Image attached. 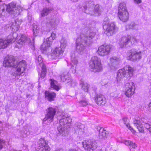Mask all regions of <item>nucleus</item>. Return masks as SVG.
I'll return each instance as SVG.
<instances>
[{"instance_id": "1", "label": "nucleus", "mask_w": 151, "mask_h": 151, "mask_svg": "<svg viewBox=\"0 0 151 151\" xmlns=\"http://www.w3.org/2000/svg\"><path fill=\"white\" fill-rule=\"evenodd\" d=\"M96 35L94 28L86 27L82 30L79 37L76 40V51L81 55L86 51V48L92 43L91 39Z\"/></svg>"}, {"instance_id": "2", "label": "nucleus", "mask_w": 151, "mask_h": 151, "mask_svg": "<svg viewBox=\"0 0 151 151\" xmlns=\"http://www.w3.org/2000/svg\"><path fill=\"white\" fill-rule=\"evenodd\" d=\"M133 71L132 68L128 66L119 69L117 73L116 79L117 81L119 82L122 81L124 77L129 78L132 76Z\"/></svg>"}, {"instance_id": "3", "label": "nucleus", "mask_w": 151, "mask_h": 151, "mask_svg": "<svg viewBox=\"0 0 151 151\" xmlns=\"http://www.w3.org/2000/svg\"><path fill=\"white\" fill-rule=\"evenodd\" d=\"M103 24V28L108 36L112 35L117 29L114 22H109V19L107 17L104 18Z\"/></svg>"}, {"instance_id": "4", "label": "nucleus", "mask_w": 151, "mask_h": 151, "mask_svg": "<svg viewBox=\"0 0 151 151\" xmlns=\"http://www.w3.org/2000/svg\"><path fill=\"white\" fill-rule=\"evenodd\" d=\"M56 35L55 33L52 32L50 36L46 38L45 43H43L40 47V49L43 52L47 54L50 53V51L52 50L50 46L52 45L53 40L55 39Z\"/></svg>"}, {"instance_id": "5", "label": "nucleus", "mask_w": 151, "mask_h": 151, "mask_svg": "<svg viewBox=\"0 0 151 151\" xmlns=\"http://www.w3.org/2000/svg\"><path fill=\"white\" fill-rule=\"evenodd\" d=\"M90 70L94 73L99 72L103 70V67L100 59L96 56L92 58Z\"/></svg>"}, {"instance_id": "6", "label": "nucleus", "mask_w": 151, "mask_h": 151, "mask_svg": "<svg viewBox=\"0 0 151 151\" xmlns=\"http://www.w3.org/2000/svg\"><path fill=\"white\" fill-rule=\"evenodd\" d=\"M118 15L119 19L123 22H126L128 19L129 14L125 3H123L120 4L118 8Z\"/></svg>"}, {"instance_id": "7", "label": "nucleus", "mask_w": 151, "mask_h": 151, "mask_svg": "<svg viewBox=\"0 0 151 151\" xmlns=\"http://www.w3.org/2000/svg\"><path fill=\"white\" fill-rule=\"evenodd\" d=\"M56 113L55 108L50 107L48 108L46 110L45 117L43 119V123L48 125L53 121Z\"/></svg>"}, {"instance_id": "8", "label": "nucleus", "mask_w": 151, "mask_h": 151, "mask_svg": "<svg viewBox=\"0 0 151 151\" xmlns=\"http://www.w3.org/2000/svg\"><path fill=\"white\" fill-rule=\"evenodd\" d=\"M14 68H16V70L13 74L14 76H23L26 70L27 64L24 60H22L19 63L17 62Z\"/></svg>"}, {"instance_id": "9", "label": "nucleus", "mask_w": 151, "mask_h": 151, "mask_svg": "<svg viewBox=\"0 0 151 151\" xmlns=\"http://www.w3.org/2000/svg\"><path fill=\"white\" fill-rule=\"evenodd\" d=\"M82 143L84 149L88 151L95 150L98 146L96 142L93 139L86 140L84 141Z\"/></svg>"}, {"instance_id": "10", "label": "nucleus", "mask_w": 151, "mask_h": 151, "mask_svg": "<svg viewBox=\"0 0 151 151\" xmlns=\"http://www.w3.org/2000/svg\"><path fill=\"white\" fill-rule=\"evenodd\" d=\"M16 3L12 2L7 5L6 10L8 12L13 14H19L22 11L23 8L20 6H16Z\"/></svg>"}, {"instance_id": "11", "label": "nucleus", "mask_w": 151, "mask_h": 151, "mask_svg": "<svg viewBox=\"0 0 151 151\" xmlns=\"http://www.w3.org/2000/svg\"><path fill=\"white\" fill-rule=\"evenodd\" d=\"M129 56V59L132 61L140 59L142 57V51L138 49H132Z\"/></svg>"}, {"instance_id": "12", "label": "nucleus", "mask_w": 151, "mask_h": 151, "mask_svg": "<svg viewBox=\"0 0 151 151\" xmlns=\"http://www.w3.org/2000/svg\"><path fill=\"white\" fill-rule=\"evenodd\" d=\"M109 60L108 66L109 69L113 71L117 69L121 59L119 58L114 57L110 58Z\"/></svg>"}, {"instance_id": "13", "label": "nucleus", "mask_w": 151, "mask_h": 151, "mask_svg": "<svg viewBox=\"0 0 151 151\" xmlns=\"http://www.w3.org/2000/svg\"><path fill=\"white\" fill-rule=\"evenodd\" d=\"M124 94L128 97H131L134 93V86L132 82L126 83L124 86Z\"/></svg>"}, {"instance_id": "14", "label": "nucleus", "mask_w": 151, "mask_h": 151, "mask_svg": "<svg viewBox=\"0 0 151 151\" xmlns=\"http://www.w3.org/2000/svg\"><path fill=\"white\" fill-rule=\"evenodd\" d=\"M111 48V46L110 45H101L99 48L98 53L102 56L107 55L110 52Z\"/></svg>"}, {"instance_id": "15", "label": "nucleus", "mask_w": 151, "mask_h": 151, "mask_svg": "<svg viewBox=\"0 0 151 151\" xmlns=\"http://www.w3.org/2000/svg\"><path fill=\"white\" fill-rule=\"evenodd\" d=\"M17 61L15 60L14 57L10 55L6 57L4 61V65L5 67L15 68Z\"/></svg>"}, {"instance_id": "16", "label": "nucleus", "mask_w": 151, "mask_h": 151, "mask_svg": "<svg viewBox=\"0 0 151 151\" xmlns=\"http://www.w3.org/2000/svg\"><path fill=\"white\" fill-rule=\"evenodd\" d=\"M21 21L16 20L10 22L6 26V29L8 30L12 29L13 31H16L18 30L19 28V25L21 24Z\"/></svg>"}, {"instance_id": "17", "label": "nucleus", "mask_w": 151, "mask_h": 151, "mask_svg": "<svg viewBox=\"0 0 151 151\" xmlns=\"http://www.w3.org/2000/svg\"><path fill=\"white\" fill-rule=\"evenodd\" d=\"M64 51L63 49L61 47H57L53 51L51 54V58L54 59L56 60L60 58Z\"/></svg>"}, {"instance_id": "18", "label": "nucleus", "mask_w": 151, "mask_h": 151, "mask_svg": "<svg viewBox=\"0 0 151 151\" xmlns=\"http://www.w3.org/2000/svg\"><path fill=\"white\" fill-rule=\"evenodd\" d=\"M131 39L135 40V38L132 37L130 36H124L121 37L119 40V43L120 47H124L131 41Z\"/></svg>"}, {"instance_id": "19", "label": "nucleus", "mask_w": 151, "mask_h": 151, "mask_svg": "<svg viewBox=\"0 0 151 151\" xmlns=\"http://www.w3.org/2000/svg\"><path fill=\"white\" fill-rule=\"evenodd\" d=\"M60 117L59 120L60 125L64 126L65 125L68 124V126L72 122L71 118L67 114H62Z\"/></svg>"}, {"instance_id": "20", "label": "nucleus", "mask_w": 151, "mask_h": 151, "mask_svg": "<svg viewBox=\"0 0 151 151\" xmlns=\"http://www.w3.org/2000/svg\"><path fill=\"white\" fill-rule=\"evenodd\" d=\"M30 41V39L25 35H22L20 38L17 41L15 46L18 48H20L25 43H29Z\"/></svg>"}, {"instance_id": "21", "label": "nucleus", "mask_w": 151, "mask_h": 151, "mask_svg": "<svg viewBox=\"0 0 151 151\" xmlns=\"http://www.w3.org/2000/svg\"><path fill=\"white\" fill-rule=\"evenodd\" d=\"M94 99L96 103L99 105H104L106 103L104 96L101 93L96 94Z\"/></svg>"}, {"instance_id": "22", "label": "nucleus", "mask_w": 151, "mask_h": 151, "mask_svg": "<svg viewBox=\"0 0 151 151\" xmlns=\"http://www.w3.org/2000/svg\"><path fill=\"white\" fill-rule=\"evenodd\" d=\"M37 60L39 63L42 66L41 73L40 75L41 77L43 78L46 76V69L45 65L42 63V60L41 55H39L37 58Z\"/></svg>"}, {"instance_id": "23", "label": "nucleus", "mask_w": 151, "mask_h": 151, "mask_svg": "<svg viewBox=\"0 0 151 151\" xmlns=\"http://www.w3.org/2000/svg\"><path fill=\"white\" fill-rule=\"evenodd\" d=\"M78 61L77 58L72 55L71 58V70L73 73H75L76 72V69Z\"/></svg>"}, {"instance_id": "24", "label": "nucleus", "mask_w": 151, "mask_h": 151, "mask_svg": "<svg viewBox=\"0 0 151 151\" xmlns=\"http://www.w3.org/2000/svg\"><path fill=\"white\" fill-rule=\"evenodd\" d=\"M13 39L0 38V49L6 48L9 44L12 42Z\"/></svg>"}, {"instance_id": "25", "label": "nucleus", "mask_w": 151, "mask_h": 151, "mask_svg": "<svg viewBox=\"0 0 151 151\" xmlns=\"http://www.w3.org/2000/svg\"><path fill=\"white\" fill-rule=\"evenodd\" d=\"M98 133V138L99 139H105L107 138L108 135V132L105 130L103 128H101L97 130Z\"/></svg>"}, {"instance_id": "26", "label": "nucleus", "mask_w": 151, "mask_h": 151, "mask_svg": "<svg viewBox=\"0 0 151 151\" xmlns=\"http://www.w3.org/2000/svg\"><path fill=\"white\" fill-rule=\"evenodd\" d=\"M45 97L49 101H54L56 96V94L53 92L45 91Z\"/></svg>"}, {"instance_id": "27", "label": "nucleus", "mask_w": 151, "mask_h": 151, "mask_svg": "<svg viewBox=\"0 0 151 151\" xmlns=\"http://www.w3.org/2000/svg\"><path fill=\"white\" fill-rule=\"evenodd\" d=\"M60 78L62 81L66 82L68 83L72 82L70 76L69 74L67 72H65L60 76Z\"/></svg>"}, {"instance_id": "28", "label": "nucleus", "mask_w": 151, "mask_h": 151, "mask_svg": "<svg viewBox=\"0 0 151 151\" xmlns=\"http://www.w3.org/2000/svg\"><path fill=\"white\" fill-rule=\"evenodd\" d=\"M7 5L3 4L1 1L0 0V17L5 15L6 12Z\"/></svg>"}, {"instance_id": "29", "label": "nucleus", "mask_w": 151, "mask_h": 151, "mask_svg": "<svg viewBox=\"0 0 151 151\" xmlns=\"http://www.w3.org/2000/svg\"><path fill=\"white\" fill-rule=\"evenodd\" d=\"M46 24L47 27L49 28L52 27H54L56 24L55 20L54 19L47 18L46 19Z\"/></svg>"}, {"instance_id": "30", "label": "nucleus", "mask_w": 151, "mask_h": 151, "mask_svg": "<svg viewBox=\"0 0 151 151\" xmlns=\"http://www.w3.org/2000/svg\"><path fill=\"white\" fill-rule=\"evenodd\" d=\"M75 128L77 132L81 134L84 132V129L85 128L84 125L81 124H76Z\"/></svg>"}, {"instance_id": "31", "label": "nucleus", "mask_w": 151, "mask_h": 151, "mask_svg": "<svg viewBox=\"0 0 151 151\" xmlns=\"http://www.w3.org/2000/svg\"><path fill=\"white\" fill-rule=\"evenodd\" d=\"M57 129L59 132L62 135L64 136H66L67 134V131L66 128L65 126L60 125L57 127Z\"/></svg>"}, {"instance_id": "32", "label": "nucleus", "mask_w": 151, "mask_h": 151, "mask_svg": "<svg viewBox=\"0 0 151 151\" xmlns=\"http://www.w3.org/2000/svg\"><path fill=\"white\" fill-rule=\"evenodd\" d=\"M37 146L40 147H42L48 145V141L45 140V138H41L38 140L37 143Z\"/></svg>"}, {"instance_id": "33", "label": "nucleus", "mask_w": 151, "mask_h": 151, "mask_svg": "<svg viewBox=\"0 0 151 151\" xmlns=\"http://www.w3.org/2000/svg\"><path fill=\"white\" fill-rule=\"evenodd\" d=\"M53 10L51 7L44 8L41 12V15L42 17H44L47 15L50 12Z\"/></svg>"}, {"instance_id": "34", "label": "nucleus", "mask_w": 151, "mask_h": 151, "mask_svg": "<svg viewBox=\"0 0 151 151\" xmlns=\"http://www.w3.org/2000/svg\"><path fill=\"white\" fill-rule=\"evenodd\" d=\"M127 30L129 29H137L138 28V26L135 23L132 22L130 24H127L126 26Z\"/></svg>"}, {"instance_id": "35", "label": "nucleus", "mask_w": 151, "mask_h": 151, "mask_svg": "<svg viewBox=\"0 0 151 151\" xmlns=\"http://www.w3.org/2000/svg\"><path fill=\"white\" fill-rule=\"evenodd\" d=\"M122 121L124 124L127 127H128L129 129L133 133L135 132V131L133 129V128L130 126V125L129 123V119L126 117H124L122 118Z\"/></svg>"}, {"instance_id": "36", "label": "nucleus", "mask_w": 151, "mask_h": 151, "mask_svg": "<svg viewBox=\"0 0 151 151\" xmlns=\"http://www.w3.org/2000/svg\"><path fill=\"white\" fill-rule=\"evenodd\" d=\"M50 81V84L51 87L58 91L60 88L58 86V83L57 81L52 79H51Z\"/></svg>"}, {"instance_id": "37", "label": "nucleus", "mask_w": 151, "mask_h": 151, "mask_svg": "<svg viewBox=\"0 0 151 151\" xmlns=\"http://www.w3.org/2000/svg\"><path fill=\"white\" fill-rule=\"evenodd\" d=\"M80 84L82 86V88L85 92H87L89 88L88 85L86 82L81 80Z\"/></svg>"}, {"instance_id": "38", "label": "nucleus", "mask_w": 151, "mask_h": 151, "mask_svg": "<svg viewBox=\"0 0 151 151\" xmlns=\"http://www.w3.org/2000/svg\"><path fill=\"white\" fill-rule=\"evenodd\" d=\"M78 103L80 106L83 107L86 106L88 104V102L84 98L81 99Z\"/></svg>"}, {"instance_id": "39", "label": "nucleus", "mask_w": 151, "mask_h": 151, "mask_svg": "<svg viewBox=\"0 0 151 151\" xmlns=\"http://www.w3.org/2000/svg\"><path fill=\"white\" fill-rule=\"evenodd\" d=\"M124 143L127 146H129L133 148H135L137 147L135 143L132 142L129 140H125L124 141Z\"/></svg>"}, {"instance_id": "40", "label": "nucleus", "mask_w": 151, "mask_h": 151, "mask_svg": "<svg viewBox=\"0 0 151 151\" xmlns=\"http://www.w3.org/2000/svg\"><path fill=\"white\" fill-rule=\"evenodd\" d=\"M60 46L62 49H64L67 46V42L65 39L64 38H62L60 41Z\"/></svg>"}, {"instance_id": "41", "label": "nucleus", "mask_w": 151, "mask_h": 151, "mask_svg": "<svg viewBox=\"0 0 151 151\" xmlns=\"http://www.w3.org/2000/svg\"><path fill=\"white\" fill-rule=\"evenodd\" d=\"M32 29L34 35H35V36H37V34L38 32L39 31V28L36 25L34 24L33 25V27Z\"/></svg>"}, {"instance_id": "42", "label": "nucleus", "mask_w": 151, "mask_h": 151, "mask_svg": "<svg viewBox=\"0 0 151 151\" xmlns=\"http://www.w3.org/2000/svg\"><path fill=\"white\" fill-rule=\"evenodd\" d=\"M99 6H96L94 10V13L93 14L92 13H90L92 15H94L95 14L96 16L98 15L100 13V10H99Z\"/></svg>"}, {"instance_id": "43", "label": "nucleus", "mask_w": 151, "mask_h": 151, "mask_svg": "<svg viewBox=\"0 0 151 151\" xmlns=\"http://www.w3.org/2000/svg\"><path fill=\"white\" fill-rule=\"evenodd\" d=\"M41 148H42V151H50V148L48 145Z\"/></svg>"}, {"instance_id": "44", "label": "nucleus", "mask_w": 151, "mask_h": 151, "mask_svg": "<svg viewBox=\"0 0 151 151\" xmlns=\"http://www.w3.org/2000/svg\"><path fill=\"white\" fill-rule=\"evenodd\" d=\"M133 124L134 125V126H135L136 127L138 126V125H139L140 124H141L140 121L135 119L134 120Z\"/></svg>"}, {"instance_id": "45", "label": "nucleus", "mask_w": 151, "mask_h": 151, "mask_svg": "<svg viewBox=\"0 0 151 151\" xmlns=\"http://www.w3.org/2000/svg\"><path fill=\"white\" fill-rule=\"evenodd\" d=\"M136 127L140 132H144L143 128L142 125L140 124L139 125H138V126H137Z\"/></svg>"}, {"instance_id": "46", "label": "nucleus", "mask_w": 151, "mask_h": 151, "mask_svg": "<svg viewBox=\"0 0 151 151\" xmlns=\"http://www.w3.org/2000/svg\"><path fill=\"white\" fill-rule=\"evenodd\" d=\"M117 93L116 91L114 93H112L110 94V96L111 97H117Z\"/></svg>"}, {"instance_id": "47", "label": "nucleus", "mask_w": 151, "mask_h": 151, "mask_svg": "<svg viewBox=\"0 0 151 151\" xmlns=\"http://www.w3.org/2000/svg\"><path fill=\"white\" fill-rule=\"evenodd\" d=\"M4 141L3 140H1L0 139V149H1L3 147V144L4 143Z\"/></svg>"}, {"instance_id": "48", "label": "nucleus", "mask_w": 151, "mask_h": 151, "mask_svg": "<svg viewBox=\"0 0 151 151\" xmlns=\"http://www.w3.org/2000/svg\"><path fill=\"white\" fill-rule=\"evenodd\" d=\"M78 147H76L75 148L70 149L68 151H78Z\"/></svg>"}, {"instance_id": "49", "label": "nucleus", "mask_w": 151, "mask_h": 151, "mask_svg": "<svg viewBox=\"0 0 151 151\" xmlns=\"http://www.w3.org/2000/svg\"><path fill=\"white\" fill-rule=\"evenodd\" d=\"M134 3L137 4H139L142 2V0H133Z\"/></svg>"}, {"instance_id": "50", "label": "nucleus", "mask_w": 151, "mask_h": 151, "mask_svg": "<svg viewBox=\"0 0 151 151\" xmlns=\"http://www.w3.org/2000/svg\"><path fill=\"white\" fill-rule=\"evenodd\" d=\"M149 106L150 110L151 111V102L149 104Z\"/></svg>"}, {"instance_id": "51", "label": "nucleus", "mask_w": 151, "mask_h": 151, "mask_svg": "<svg viewBox=\"0 0 151 151\" xmlns=\"http://www.w3.org/2000/svg\"><path fill=\"white\" fill-rule=\"evenodd\" d=\"M10 151H17V150H14V149H13V150H11ZM18 151H21V150H19Z\"/></svg>"}, {"instance_id": "52", "label": "nucleus", "mask_w": 151, "mask_h": 151, "mask_svg": "<svg viewBox=\"0 0 151 151\" xmlns=\"http://www.w3.org/2000/svg\"><path fill=\"white\" fill-rule=\"evenodd\" d=\"M55 151H60V150H55Z\"/></svg>"}, {"instance_id": "53", "label": "nucleus", "mask_w": 151, "mask_h": 151, "mask_svg": "<svg viewBox=\"0 0 151 151\" xmlns=\"http://www.w3.org/2000/svg\"><path fill=\"white\" fill-rule=\"evenodd\" d=\"M1 123V122L0 121V123Z\"/></svg>"}]
</instances>
